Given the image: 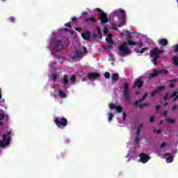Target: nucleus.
Here are the masks:
<instances>
[{
    "label": "nucleus",
    "instance_id": "f257e3e1",
    "mask_svg": "<svg viewBox=\"0 0 178 178\" xmlns=\"http://www.w3.org/2000/svg\"><path fill=\"white\" fill-rule=\"evenodd\" d=\"M12 134V130H10L9 131L7 132L6 134L3 135V140H0V147H8L9 144H10V135Z\"/></svg>",
    "mask_w": 178,
    "mask_h": 178
},
{
    "label": "nucleus",
    "instance_id": "f03ea898",
    "mask_svg": "<svg viewBox=\"0 0 178 178\" xmlns=\"http://www.w3.org/2000/svg\"><path fill=\"white\" fill-rule=\"evenodd\" d=\"M54 122L57 127H66L67 126V119L64 117H55Z\"/></svg>",
    "mask_w": 178,
    "mask_h": 178
},
{
    "label": "nucleus",
    "instance_id": "7ed1b4c3",
    "mask_svg": "<svg viewBox=\"0 0 178 178\" xmlns=\"http://www.w3.org/2000/svg\"><path fill=\"white\" fill-rule=\"evenodd\" d=\"M124 97L126 102L128 105H131V100L130 99V91L129 90V83L127 82L124 83Z\"/></svg>",
    "mask_w": 178,
    "mask_h": 178
},
{
    "label": "nucleus",
    "instance_id": "20e7f679",
    "mask_svg": "<svg viewBox=\"0 0 178 178\" xmlns=\"http://www.w3.org/2000/svg\"><path fill=\"white\" fill-rule=\"evenodd\" d=\"M95 10L98 13L99 19L101 21L102 24L108 23V14L104 13V11L99 8H96Z\"/></svg>",
    "mask_w": 178,
    "mask_h": 178
},
{
    "label": "nucleus",
    "instance_id": "39448f33",
    "mask_svg": "<svg viewBox=\"0 0 178 178\" xmlns=\"http://www.w3.org/2000/svg\"><path fill=\"white\" fill-rule=\"evenodd\" d=\"M160 54H163V50H159L158 48H154L149 51L150 57L152 59H158Z\"/></svg>",
    "mask_w": 178,
    "mask_h": 178
},
{
    "label": "nucleus",
    "instance_id": "423d86ee",
    "mask_svg": "<svg viewBox=\"0 0 178 178\" xmlns=\"http://www.w3.org/2000/svg\"><path fill=\"white\" fill-rule=\"evenodd\" d=\"M118 50L124 55H129V54H130V49L127 47V42H124L120 45Z\"/></svg>",
    "mask_w": 178,
    "mask_h": 178
},
{
    "label": "nucleus",
    "instance_id": "0eeeda50",
    "mask_svg": "<svg viewBox=\"0 0 178 178\" xmlns=\"http://www.w3.org/2000/svg\"><path fill=\"white\" fill-rule=\"evenodd\" d=\"M114 15L120 14L122 16V21L121 22V26H124L126 24V11L120 8L117 12L113 13Z\"/></svg>",
    "mask_w": 178,
    "mask_h": 178
},
{
    "label": "nucleus",
    "instance_id": "6e6552de",
    "mask_svg": "<svg viewBox=\"0 0 178 178\" xmlns=\"http://www.w3.org/2000/svg\"><path fill=\"white\" fill-rule=\"evenodd\" d=\"M147 94L145 93L143 97L140 99H138L137 100L136 102H135L134 103V104L136 106H138V108H145V106H148V104L147 103H144L143 104H140L138 105V104H140V102H143V101L145 100V98H147Z\"/></svg>",
    "mask_w": 178,
    "mask_h": 178
},
{
    "label": "nucleus",
    "instance_id": "1a4fd4ad",
    "mask_svg": "<svg viewBox=\"0 0 178 178\" xmlns=\"http://www.w3.org/2000/svg\"><path fill=\"white\" fill-rule=\"evenodd\" d=\"M144 86V81L141 77H138L134 82L133 88H141Z\"/></svg>",
    "mask_w": 178,
    "mask_h": 178
},
{
    "label": "nucleus",
    "instance_id": "9d476101",
    "mask_svg": "<svg viewBox=\"0 0 178 178\" xmlns=\"http://www.w3.org/2000/svg\"><path fill=\"white\" fill-rule=\"evenodd\" d=\"M61 84L63 85V88L65 90V91H66V90H67V87L66 86H67V84H69V76L67 74H64L63 79L61 80Z\"/></svg>",
    "mask_w": 178,
    "mask_h": 178
},
{
    "label": "nucleus",
    "instance_id": "9b49d317",
    "mask_svg": "<svg viewBox=\"0 0 178 178\" xmlns=\"http://www.w3.org/2000/svg\"><path fill=\"white\" fill-rule=\"evenodd\" d=\"M139 158H140V161L142 162V163H147V162L151 159L149 156L145 154V153L139 154Z\"/></svg>",
    "mask_w": 178,
    "mask_h": 178
},
{
    "label": "nucleus",
    "instance_id": "f8f14e48",
    "mask_svg": "<svg viewBox=\"0 0 178 178\" xmlns=\"http://www.w3.org/2000/svg\"><path fill=\"white\" fill-rule=\"evenodd\" d=\"M110 109H115L117 113H122L123 112V107L122 106H116L114 104H109Z\"/></svg>",
    "mask_w": 178,
    "mask_h": 178
},
{
    "label": "nucleus",
    "instance_id": "ddd939ff",
    "mask_svg": "<svg viewBox=\"0 0 178 178\" xmlns=\"http://www.w3.org/2000/svg\"><path fill=\"white\" fill-rule=\"evenodd\" d=\"M54 48H59L58 50H54L53 52H55L56 54L58 52H60V49H63V45L62 44L61 40H57L54 42Z\"/></svg>",
    "mask_w": 178,
    "mask_h": 178
},
{
    "label": "nucleus",
    "instance_id": "4468645a",
    "mask_svg": "<svg viewBox=\"0 0 178 178\" xmlns=\"http://www.w3.org/2000/svg\"><path fill=\"white\" fill-rule=\"evenodd\" d=\"M81 58H83V51L78 50L75 51L74 55L71 57V59L76 60V59H80Z\"/></svg>",
    "mask_w": 178,
    "mask_h": 178
},
{
    "label": "nucleus",
    "instance_id": "2eb2a0df",
    "mask_svg": "<svg viewBox=\"0 0 178 178\" xmlns=\"http://www.w3.org/2000/svg\"><path fill=\"white\" fill-rule=\"evenodd\" d=\"M101 77V74L98 72H93L88 74V78L89 80H92V79H98Z\"/></svg>",
    "mask_w": 178,
    "mask_h": 178
},
{
    "label": "nucleus",
    "instance_id": "dca6fc26",
    "mask_svg": "<svg viewBox=\"0 0 178 178\" xmlns=\"http://www.w3.org/2000/svg\"><path fill=\"white\" fill-rule=\"evenodd\" d=\"M81 37L83 38V40H86V41H88V40L91 38V33L87 31L86 32L81 33Z\"/></svg>",
    "mask_w": 178,
    "mask_h": 178
},
{
    "label": "nucleus",
    "instance_id": "f3484780",
    "mask_svg": "<svg viewBox=\"0 0 178 178\" xmlns=\"http://www.w3.org/2000/svg\"><path fill=\"white\" fill-rule=\"evenodd\" d=\"M163 90H165V86H160L159 88H157L156 90H154L152 94H151V97H155V95L156 94H158V92H159L160 91H163Z\"/></svg>",
    "mask_w": 178,
    "mask_h": 178
},
{
    "label": "nucleus",
    "instance_id": "a211bd4d",
    "mask_svg": "<svg viewBox=\"0 0 178 178\" xmlns=\"http://www.w3.org/2000/svg\"><path fill=\"white\" fill-rule=\"evenodd\" d=\"M4 120L6 123L9 122V115L4 113H0V121Z\"/></svg>",
    "mask_w": 178,
    "mask_h": 178
},
{
    "label": "nucleus",
    "instance_id": "6ab92c4d",
    "mask_svg": "<svg viewBox=\"0 0 178 178\" xmlns=\"http://www.w3.org/2000/svg\"><path fill=\"white\" fill-rule=\"evenodd\" d=\"M113 35L111 33L108 34V37L106 38V41L108 44H111V45H115V42L112 40Z\"/></svg>",
    "mask_w": 178,
    "mask_h": 178
},
{
    "label": "nucleus",
    "instance_id": "aec40b11",
    "mask_svg": "<svg viewBox=\"0 0 178 178\" xmlns=\"http://www.w3.org/2000/svg\"><path fill=\"white\" fill-rule=\"evenodd\" d=\"M169 44V42H168V40L166 39H160L159 40V44L160 47H166Z\"/></svg>",
    "mask_w": 178,
    "mask_h": 178
},
{
    "label": "nucleus",
    "instance_id": "412c9836",
    "mask_svg": "<svg viewBox=\"0 0 178 178\" xmlns=\"http://www.w3.org/2000/svg\"><path fill=\"white\" fill-rule=\"evenodd\" d=\"M165 156H168L165 159V162L167 163H172V162H173V156L170 155V153H166Z\"/></svg>",
    "mask_w": 178,
    "mask_h": 178
},
{
    "label": "nucleus",
    "instance_id": "4be33fe9",
    "mask_svg": "<svg viewBox=\"0 0 178 178\" xmlns=\"http://www.w3.org/2000/svg\"><path fill=\"white\" fill-rule=\"evenodd\" d=\"M171 98H174L172 99V102H175V101H177L178 99V92L175 91L172 95H171Z\"/></svg>",
    "mask_w": 178,
    "mask_h": 178
},
{
    "label": "nucleus",
    "instance_id": "5701e85b",
    "mask_svg": "<svg viewBox=\"0 0 178 178\" xmlns=\"http://www.w3.org/2000/svg\"><path fill=\"white\" fill-rule=\"evenodd\" d=\"M58 97L60 98H66V93L63 92L62 90H58Z\"/></svg>",
    "mask_w": 178,
    "mask_h": 178
},
{
    "label": "nucleus",
    "instance_id": "b1692460",
    "mask_svg": "<svg viewBox=\"0 0 178 178\" xmlns=\"http://www.w3.org/2000/svg\"><path fill=\"white\" fill-rule=\"evenodd\" d=\"M157 76H159V71L157 70H154L153 73L149 74V77H157Z\"/></svg>",
    "mask_w": 178,
    "mask_h": 178
},
{
    "label": "nucleus",
    "instance_id": "393cba45",
    "mask_svg": "<svg viewBox=\"0 0 178 178\" xmlns=\"http://www.w3.org/2000/svg\"><path fill=\"white\" fill-rule=\"evenodd\" d=\"M111 79L113 81H118V80H119V74L115 73L112 74Z\"/></svg>",
    "mask_w": 178,
    "mask_h": 178
},
{
    "label": "nucleus",
    "instance_id": "a878e982",
    "mask_svg": "<svg viewBox=\"0 0 178 178\" xmlns=\"http://www.w3.org/2000/svg\"><path fill=\"white\" fill-rule=\"evenodd\" d=\"M172 61H173V65H175V66H178V56H173Z\"/></svg>",
    "mask_w": 178,
    "mask_h": 178
},
{
    "label": "nucleus",
    "instance_id": "bb28decb",
    "mask_svg": "<svg viewBox=\"0 0 178 178\" xmlns=\"http://www.w3.org/2000/svg\"><path fill=\"white\" fill-rule=\"evenodd\" d=\"M86 22H92V23H95L97 19H95V17H94V15H92L90 18L86 19Z\"/></svg>",
    "mask_w": 178,
    "mask_h": 178
},
{
    "label": "nucleus",
    "instance_id": "cd10ccee",
    "mask_svg": "<svg viewBox=\"0 0 178 178\" xmlns=\"http://www.w3.org/2000/svg\"><path fill=\"white\" fill-rule=\"evenodd\" d=\"M103 48L104 49H113V46L111 44H105V45H103Z\"/></svg>",
    "mask_w": 178,
    "mask_h": 178
},
{
    "label": "nucleus",
    "instance_id": "c85d7f7f",
    "mask_svg": "<svg viewBox=\"0 0 178 178\" xmlns=\"http://www.w3.org/2000/svg\"><path fill=\"white\" fill-rule=\"evenodd\" d=\"M141 129H143V124H139V126L137 128V130H136L137 136H138L140 134V133L141 132Z\"/></svg>",
    "mask_w": 178,
    "mask_h": 178
},
{
    "label": "nucleus",
    "instance_id": "c756f323",
    "mask_svg": "<svg viewBox=\"0 0 178 178\" xmlns=\"http://www.w3.org/2000/svg\"><path fill=\"white\" fill-rule=\"evenodd\" d=\"M127 42H128L129 45H130L131 47H133L134 45H137V42H133L130 40H128Z\"/></svg>",
    "mask_w": 178,
    "mask_h": 178
},
{
    "label": "nucleus",
    "instance_id": "7c9ffc66",
    "mask_svg": "<svg viewBox=\"0 0 178 178\" xmlns=\"http://www.w3.org/2000/svg\"><path fill=\"white\" fill-rule=\"evenodd\" d=\"M163 99L165 102H168L169 101V92H166L163 97Z\"/></svg>",
    "mask_w": 178,
    "mask_h": 178
},
{
    "label": "nucleus",
    "instance_id": "2f4dec72",
    "mask_svg": "<svg viewBox=\"0 0 178 178\" xmlns=\"http://www.w3.org/2000/svg\"><path fill=\"white\" fill-rule=\"evenodd\" d=\"M70 79L71 83H76V75H72Z\"/></svg>",
    "mask_w": 178,
    "mask_h": 178
},
{
    "label": "nucleus",
    "instance_id": "473e14b6",
    "mask_svg": "<svg viewBox=\"0 0 178 178\" xmlns=\"http://www.w3.org/2000/svg\"><path fill=\"white\" fill-rule=\"evenodd\" d=\"M159 74H168V71H166L165 70H159Z\"/></svg>",
    "mask_w": 178,
    "mask_h": 178
},
{
    "label": "nucleus",
    "instance_id": "72a5a7b5",
    "mask_svg": "<svg viewBox=\"0 0 178 178\" xmlns=\"http://www.w3.org/2000/svg\"><path fill=\"white\" fill-rule=\"evenodd\" d=\"M147 50H148V48L144 47L140 51H137V50H136V51L137 52H139L140 54H144V52H145V51H147Z\"/></svg>",
    "mask_w": 178,
    "mask_h": 178
},
{
    "label": "nucleus",
    "instance_id": "f704fd0d",
    "mask_svg": "<svg viewBox=\"0 0 178 178\" xmlns=\"http://www.w3.org/2000/svg\"><path fill=\"white\" fill-rule=\"evenodd\" d=\"M113 114L110 113H108V122H112V119H113Z\"/></svg>",
    "mask_w": 178,
    "mask_h": 178
},
{
    "label": "nucleus",
    "instance_id": "c9c22d12",
    "mask_svg": "<svg viewBox=\"0 0 178 178\" xmlns=\"http://www.w3.org/2000/svg\"><path fill=\"white\" fill-rule=\"evenodd\" d=\"M104 77H106V79H111V74L108 72H105Z\"/></svg>",
    "mask_w": 178,
    "mask_h": 178
},
{
    "label": "nucleus",
    "instance_id": "e433bc0d",
    "mask_svg": "<svg viewBox=\"0 0 178 178\" xmlns=\"http://www.w3.org/2000/svg\"><path fill=\"white\" fill-rule=\"evenodd\" d=\"M56 79H58V75L56 74H53L52 75L53 81H56Z\"/></svg>",
    "mask_w": 178,
    "mask_h": 178
},
{
    "label": "nucleus",
    "instance_id": "4c0bfd02",
    "mask_svg": "<svg viewBox=\"0 0 178 178\" xmlns=\"http://www.w3.org/2000/svg\"><path fill=\"white\" fill-rule=\"evenodd\" d=\"M149 122H150V123H154V122H155V116L152 115V116L150 117Z\"/></svg>",
    "mask_w": 178,
    "mask_h": 178
},
{
    "label": "nucleus",
    "instance_id": "58836bf2",
    "mask_svg": "<svg viewBox=\"0 0 178 178\" xmlns=\"http://www.w3.org/2000/svg\"><path fill=\"white\" fill-rule=\"evenodd\" d=\"M167 122L168 123H175V120L174 119H172V118H168L167 119Z\"/></svg>",
    "mask_w": 178,
    "mask_h": 178
},
{
    "label": "nucleus",
    "instance_id": "ea45409f",
    "mask_svg": "<svg viewBox=\"0 0 178 178\" xmlns=\"http://www.w3.org/2000/svg\"><path fill=\"white\" fill-rule=\"evenodd\" d=\"M122 115H123V118H122V120L124 122L126 120V118H127V115L125 112H122Z\"/></svg>",
    "mask_w": 178,
    "mask_h": 178
},
{
    "label": "nucleus",
    "instance_id": "a19ab883",
    "mask_svg": "<svg viewBox=\"0 0 178 178\" xmlns=\"http://www.w3.org/2000/svg\"><path fill=\"white\" fill-rule=\"evenodd\" d=\"M174 52H175V54H177V52H178V44L175 46V47L174 49Z\"/></svg>",
    "mask_w": 178,
    "mask_h": 178
},
{
    "label": "nucleus",
    "instance_id": "79ce46f5",
    "mask_svg": "<svg viewBox=\"0 0 178 178\" xmlns=\"http://www.w3.org/2000/svg\"><path fill=\"white\" fill-rule=\"evenodd\" d=\"M168 145L166 144V143H161L160 148H165V147H166Z\"/></svg>",
    "mask_w": 178,
    "mask_h": 178
},
{
    "label": "nucleus",
    "instance_id": "37998d69",
    "mask_svg": "<svg viewBox=\"0 0 178 178\" xmlns=\"http://www.w3.org/2000/svg\"><path fill=\"white\" fill-rule=\"evenodd\" d=\"M9 20H10V23H15V17H10L9 18Z\"/></svg>",
    "mask_w": 178,
    "mask_h": 178
},
{
    "label": "nucleus",
    "instance_id": "c03bdc74",
    "mask_svg": "<svg viewBox=\"0 0 178 178\" xmlns=\"http://www.w3.org/2000/svg\"><path fill=\"white\" fill-rule=\"evenodd\" d=\"M134 143L135 144L140 143V138H138V137L135 138Z\"/></svg>",
    "mask_w": 178,
    "mask_h": 178
},
{
    "label": "nucleus",
    "instance_id": "a18cd8bd",
    "mask_svg": "<svg viewBox=\"0 0 178 178\" xmlns=\"http://www.w3.org/2000/svg\"><path fill=\"white\" fill-rule=\"evenodd\" d=\"M83 54H88V51H87V47H83Z\"/></svg>",
    "mask_w": 178,
    "mask_h": 178
},
{
    "label": "nucleus",
    "instance_id": "49530a36",
    "mask_svg": "<svg viewBox=\"0 0 178 178\" xmlns=\"http://www.w3.org/2000/svg\"><path fill=\"white\" fill-rule=\"evenodd\" d=\"M98 34L99 40H102V33H101V31H98Z\"/></svg>",
    "mask_w": 178,
    "mask_h": 178
},
{
    "label": "nucleus",
    "instance_id": "de8ad7c7",
    "mask_svg": "<svg viewBox=\"0 0 178 178\" xmlns=\"http://www.w3.org/2000/svg\"><path fill=\"white\" fill-rule=\"evenodd\" d=\"M161 129H157V130H154V132L156 133L157 134H161Z\"/></svg>",
    "mask_w": 178,
    "mask_h": 178
},
{
    "label": "nucleus",
    "instance_id": "09e8293b",
    "mask_svg": "<svg viewBox=\"0 0 178 178\" xmlns=\"http://www.w3.org/2000/svg\"><path fill=\"white\" fill-rule=\"evenodd\" d=\"M156 59L158 58H153V64L155 65H158V62H156Z\"/></svg>",
    "mask_w": 178,
    "mask_h": 178
},
{
    "label": "nucleus",
    "instance_id": "8fccbe9b",
    "mask_svg": "<svg viewBox=\"0 0 178 178\" xmlns=\"http://www.w3.org/2000/svg\"><path fill=\"white\" fill-rule=\"evenodd\" d=\"M109 31H108V28H104V34H108V32Z\"/></svg>",
    "mask_w": 178,
    "mask_h": 178
},
{
    "label": "nucleus",
    "instance_id": "3c124183",
    "mask_svg": "<svg viewBox=\"0 0 178 178\" xmlns=\"http://www.w3.org/2000/svg\"><path fill=\"white\" fill-rule=\"evenodd\" d=\"M176 109H177V104H175L172 108V111H176Z\"/></svg>",
    "mask_w": 178,
    "mask_h": 178
},
{
    "label": "nucleus",
    "instance_id": "603ef678",
    "mask_svg": "<svg viewBox=\"0 0 178 178\" xmlns=\"http://www.w3.org/2000/svg\"><path fill=\"white\" fill-rule=\"evenodd\" d=\"M163 115V116L167 117L168 116V111L167 110L164 111Z\"/></svg>",
    "mask_w": 178,
    "mask_h": 178
},
{
    "label": "nucleus",
    "instance_id": "864d4df0",
    "mask_svg": "<svg viewBox=\"0 0 178 178\" xmlns=\"http://www.w3.org/2000/svg\"><path fill=\"white\" fill-rule=\"evenodd\" d=\"M159 109H161V106L160 105L156 106V112H158V111H159Z\"/></svg>",
    "mask_w": 178,
    "mask_h": 178
},
{
    "label": "nucleus",
    "instance_id": "5fc2aeb1",
    "mask_svg": "<svg viewBox=\"0 0 178 178\" xmlns=\"http://www.w3.org/2000/svg\"><path fill=\"white\" fill-rule=\"evenodd\" d=\"M169 86L170 88H175V83H170Z\"/></svg>",
    "mask_w": 178,
    "mask_h": 178
},
{
    "label": "nucleus",
    "instance_id": "6e6d98bb",
    "mask_svg": "<svg viewBox=\"0 0 178 178\" xmlns=\"http://www.w3.org/2000/svg\"><path fill=\"white\" fill-rule=\"evenodd\" d=\"M75 30L76 31H79V33L81 31V28H80V27H76V28H75Z\"/></svg>",
    "mask_w": 178,
    "mask_h": 178
},
{
    "label": "nucleus",
    "instance_id": "4d7b16f0",
    "mask_svg": "<svg viewBox=\"0 0 178 178\" xmlns=\"http://www.w3.org/2000/svg\"><path fill=\"white\" fill-rule=\"evenodd\" d=\"M65 26L66 27H72V25H70V24H69V23H66V24H65Z\"/></svg>",
    "mask_w": 178,
    "mask_h": 178
},
{
    "label": "nucleus",
    "instance_id": "13d9d810",
    "mask_svg": "<svg viewBox=\"0 0 178 178\" xmlns=\"http://www.w3.org/2000/svg\"><path fill=\"white\" fill-rule=\"evenodd\" d=\"M72 20L73 22H76V20H77V18H76V17H73L72 18Z\"/></svg>",
    "mask_w": 178,
    "mask_h": 178
},
{
    "label": "nucleus",
    "instance_id": "bf43d9fd",
    "mask_svg": "<svg viewBox=\"0 0 178 178\" xmlns=\"http://www.w3.org/2000/svg\"><path fill=\"white\" fill-rule=\"evenodd\" d=\"M168 105H169V102H165V103H164V106H168Z\"/></svg>",
    "mask_w": 178,
    "mask_h": 178
},
{
    "label": "nucleus",
    "instance_id": "052dcab7",
    "mask_svg": "<svg viewBox=\"0 0 178 178\" xmlns=\"http://www.w3.org/2000/svg\"><path fill=\"white\" fill-rule=\"evenodd\" d=\"M0 99H2V92H1V88H0Z\"/></svg>",
    "mask_w": 178,
    "mask_h": 178
},
{
    "label": "nucleus",
    "instance_id": "680f3d73",
    "mask_svg": "<svg viewBox=\"0 0 178 178\" xmlns=\"http://www.w3.org/2000/svg\"><path fill=\"white\" fill-rule=\"evenodd\" d=\"M135 93H136V95H139L140 92H139L138 90H136V91L135 92Z\"/></svg>",
    "mask_w": 178,
    "mask_h": 178
},
{
    "label": "nucleus",
    "instance_id": "e2e57ef3",
    "mask_svg": "<svg viewBox=\"0 0 178 178\" xmlns=\"http://www.w3.org/2000/svg\"><path fill=\"white\" fill-rule=\"evenodd\" d=\"M4 123L2 121H0V126H3Z\"/></svg>",
    "mask_w": 178,
    "mask_h": 178
},
{
    "label": "nucleus",
    "instance_id": "0e129e2a",
    "mask_svg": "<svg viewBox=\"0 0 178 178\" xmlns=\"http://www.w3.org/2000/svg\"><path fill=\"white\" fill-rule=\"evenodd\" d=\"M97 32L101 31V28H99V26H97Z\"/></svg>",
    "mask_w": 178,
    "mask_h": 178
},
{
    "label": "nucleus",
    "instance_id": "69168bd1",
    "mask_svg": "<svg viewBox=\"0 0 178 178\" xmlns=\"http://www.w3.org/2000/svg\"><path fill=\"white\" fill-rule=\"evenodd\" d=\"M170 81L175 82V81H177V79H172V80H170Z\"/></svg>",
    "mask_w": 178,
    "mask_h": 178
},
{
    "label": "nucleus",
    "instance_id": "338daca9",
    "mask_svg": "<svg viewBox=\"0 0 178 178\" xmlns=\"http://www.w3.org/2000/svg\"><path fill=\"white\" fill-rule=\"evenodd\" d=\"M163 123V121H160L159 124H162Z\"/></svg>",
    "mask_w": 178,
    "mask_h": 178
},
{
    "label": "nucleus",
    "instance_id": "774afa93",
    "mask_svg": "<svg viewBox=\"0 0 178 178\" xmlns=\"http://www.w3.org/2000/svg\"><path fill=\"white\" fill-rule=\"evenodd\" d=\"M65 31L67 32V31H69V29H65Z\"/></svg>",
    "mask_w": 178,
    "mask_h": 178
}]
</instances>
